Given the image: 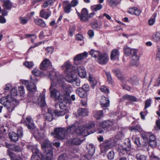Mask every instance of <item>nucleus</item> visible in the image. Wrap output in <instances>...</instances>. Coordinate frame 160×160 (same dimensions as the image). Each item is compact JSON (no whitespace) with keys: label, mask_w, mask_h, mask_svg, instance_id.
Segmentation results:
<instances>
[{"label":"nucleus","mask_w":160,"mask_h":160,"mask_svg":"<svg viewBox=\"0 0 160 160\" xmlns=\"http://www.w3.org/2000/svg\"><path fill=\"white\" fill-rule=\"evenodd\" d=\"M88 53L86 52H84L78 54L74 58L75 63L77 64V62L87 58L88 57Z\"/></svg>","instance_id":"a211bd4d"},{"label":"nucleus","mask_w":160,"mask_h":160,"mask_svg":"<svg viewBox=\"0 0 160 160\" xmlns=\"http://www.w3.org/2000/svg\"><path fill=\"white\" fill-rule=\"evenodd\" d=\"M100 89L102 92L104 93H108L109 92L108 88L104 85L101 86L100 88Z\"/></svg>","instance_id":"8fccbe9b"},{"label":"nucleus","mask_w":160,"mask_h":160,"mask_svg":"<svg viewBox=\"0 0 160 160\" xmlns=\"http://www.w3.org/2000/svg\"><path fill=\"white\" fill-rule=\"evenodd\" d=\"M88 154L90 156H92L95 151V148L92 144H90L88 148Z\"/></svg>","instance_id":"e433bc0d"},{"label":"nucleus","mask_w":160,"mask_h":160,"mask_svg":"<svg viewBox=\"0 0 160 160\" xmlns=\"http://www.w3.org/2000/svg\"><path fill=\"white\" fill-rule=\"evenodd\" d=\"M3 6L4 9L10 10L12 6V4L9 0H7L4 1Z\"/></svg>","instance_id":"58836bf2"},{"label":"nucleus","mask_w":160,"mask_h":160,"mask_svg":"<svg viewBox=\"0 0 160 160\" xmlns=\"http://www.w3.org/2000/svg\"><path fill=\"white\" fill-rule=\"evenodd\" d=\"M32 72L33 74L36 76H41L43 77L46 75V71L41 72L36 68L34 69Z\"/></svg>","instance_id":"c756f323"},{"label":"nucleus","mask_w":160,"mask_h":160,"mask_svg":"<svg viewBox=\"0 0 160 160\" xmlns=\"http://www.w3.org/2000/svg\"><path fill=\"white\" fill-rule=\"evenodd\" d=\"M53 2L52 0H48L45 1L43 3L42 7L44 8L48 7V6H51L52 5Z\"/></svg>","instance_id":"c03bdc74"},{"label":"nucleus","mask_w":160,"mask_h":160,"mask_svg":"<svg viewBox=\"0 0 160 160\" xmlns=\"http://www.w3.org/2000/svg\"><path fill=\"white\" fill-rule=\"evenodd\" d=\"M126 141L127 143V144L125 142L123 146L118 147L116 148L117 150L120 155L125 154L131 150V146L130 143V141L129 139H128L126 140Z\"/></svg>","instance_id":"0eeeda50"},{"label":"nucleus","mask_w":160,"mask_h":160,"mask_svg":"<svg viewBox=\"0 0 160 160\" xmlns=\"http://www.w3.org/2000/svg\"><path fill=\"white\" fill-rule=\"evenodd\" d=\"M101 53L98 51L95 50L94 49H92L89 52V54L92 57L96 58H98Z\"/></svg>","instance_id":"4c0bfd02"},{"label":"nucleus","mask_w":160,"mask_h":160,"mask_svg":"<svg viewBox=\"0 0 160 160\" xmlns=\"http://www.w3.org/2000/svg\"><path fill=\"white\" fill-rule=\"evenodd\" d=\"M38 102L39 105L42 107H43L46 104L45 101V95L43 93L41 94L38 99Z\"/></svg>","instance_id":"6ab92c4d"},{"label":"nucleus","mask_w":160,"mask_h":160,"mask_svg":"<svg viewBox=\"0 0 160 160\" xmlns=\"http://www.w3.org/2000/svg\"><path fill=\"white\" fill-rule=\"evenodd\" d=\"M64 4L63 9L64 12L66 13H69L71 10V6L70 3L68 1H65L63 2Z\"/></svg>","instance_id":"5701e85b"},{"label":"nucleus","mask_w":160,"mask_h":160,"mask_svg":"<svg viewBox=\"0 0 160 160\" xmlns=\"http://www.w3.org/2000/svg\"><path fill=\"white\" fill-rule=\"evenodd\" d=\"M93 115L96 119H100L103 116V111L102 110L94 111L93 112Z\"/></svg>","instance_id":"2f4dec72"},{"label":"nucleus","mask_w":160,"mask_h":160,"mask_svg":"<svg viewBox=\"0 0 160 160\" xmlns=\"http://www.w3.org/2000/svg\"><path fill=\"white\" fill-rule=\"evenodd\" d=\"M68 156L66 154H62L58 158V160H67Z\"/></svg>","instance_id":"13d9d810"},{"label":"nucleus","mask_w":160,"mask_h":160,"mask_svg":"<svg viewBox=\"0 0 160 160\" xmlns=\"http://www.w3.org/2000/svg\"><path fill=\"white\" fill-rule=\"evenodd\" d=\"M8 155L10 156L11 160H22V158L18 156H16L15 154L11 152L9 150H8Z\"/></svg>","instance_id":"72a5a7b5"},{"label":"nucleus","mask_w":160,"mask_h":160,"mask_svg":"<svg viewBox=\"0 0 160 160\" xmlns=\"http://www.w3.org/2000/svg\"><path fill=\"white\" fill-rule=\"evenodd\" d=\"M51 66L50 61L48 59H45L41 63L40 66V69L44 71L50 68Z\"/></svg>","instance_id":"9b49d317"},{"label":"nucleus","mask_w":160,"mask_h":160,"mask_svg":"<svg viewBox=\"0 0 160 160\" xmlns=\"http://www.w3.org/2000/svg\"><path fill=\"white\" fill-rule=\"evenodd\" d=\"M78 17L80 20L83 22H87L88 21V11L86 8H83L81 10V13L77 11Z\"/></svg>","instance_id":"1a4fd4ad"},{"label":"nucleus","mask_w":160,"mask_h":160,"mask_svg":"<svg viewBox=\"0 0 160 160\" xmlns=\"http://www.w3.org/2000/svg\"><path fill=\"white\" fill-rule=\"evenodd\" d=\"M130 82L132 84L136 85L138 83V80L136 77H134L131 79Z\"/></svg>","instance_id":"680f3d73"},{"label":"nucleus","mask_w":160,"mask_h":160,"mask_svg":"<svg viewBox=\"0 0 160 160\" xmlns=\"http://www.w3.org/2000/svg\"><path fill=\"white\" fill-rule=\"evenodd\" d=\"M59 104V106L61 109H63L66 107L67 105L66 101L65 100V98Z\"/></svg>","instance_id":"3c124183"},{"label":"nucleus","mask_w":160,"mask_h":160,"mask_svg":"<svg viewBox=\"0 0 160 160\" xmlns=\"http://www.w3.org/2000/svg\"><path fill=\"white\" fill-rule=\"evenodd\" d=\"M23 64L27 67L30 68L33 66L34 63L32 62L27 61L24 62Z\"/></svg>","instance_id":"864d4df0"},{"label":"nucleus","mask_w":160,"mask_h":160,"mask_svg":"<svg viewBox=\"0 0 160 160\" xmlns=\"http://www.w3.org/2000/svg\"><path fill=\"white\" fill-rule=\"evenodd\" d=\"M78 123L76 122L72 125L65 128L66 133H73V131L78 134H82L86 136L88 134L94 132L95 130L93 128L95 125V123L94 122H90L88 124L86 125L85 126H80L75 129L78 127Z\"/></svg>","instance_id":"f257e3e1"},{"label":"nucleus","mask_w":160,"mask_h":160,"mask_svg":"<svg viewBox=\"0 0 160 160\" xmlns=\"http://www.w3.org/2000/svg\"><path fill=\"white\" fill-rule=\"evenodd\" d=\"M134 54L132 55V59L131 61V65L135 67L137 66L139 62V57L137 55L135 50H133Z\"/></svg>","instance_id":"dca6fc26"},{"label":"nucleus","mask_w":160,"mask_h":160,"mask_svg":"<svg viewBox=\"0 0 160 160\" xmlns=\"http://www.w3.org/2000/svg\"><path fill=\"white\" fill-rule=\"evenodd\" d=\"M114 145L113 143H112L109 142H105L101 145V149L102 152H104L109 149L113 147Z\"/></svg>","instance_id":"2eb2a0df"},{"label":"nucleus","mask_w":160,"mask_h":160,"mask_svg":"<svg viewBox=\"0 0 160 160\" xmlns=\"http://www.w3.org/2000/svg\"><path fill=\"white\" fill-rule=\"evenodd\" d=\"M82 89H83L86 92L89 90V86L87 84H84L82 87Z\"/></svg>","instance_id":"0e129e2a"},{"label":"nucleus","mask_w":160,"mask_h":160,"mask_svg":"<svg viewBox=\"0 0 160 160\" xmlns=\"http://www.w3.org/2000/svg\"><path fill=\"white\" fill-rule=\"evenodd\" d=\"M108 158L109 159L111 160L114 157V153L113 152L110 151L109 152L108 155Z\"/></svg>","instance_id":"052dcab7"},{"label":"nucleus","mask_w":160,"mask_h":160,"mask_svg":"<svg viewBox=\"0 0 160 160\" xmlns=\"http://www.w3.org/2000/svg\"><path fill=\"white\" fill-rule=\"evenodd\" d=\"M148 143L152 147H155L157 145L156 138L153 135H150L149 137Z\"/></svg>","instance_id":"b1692460"},{"label":"nucleus","mask_w":160,"mask_h":160,"mask_svg":"<svg viewBox=\"0 0 160 160\" xmlns=\"http://www.w3.org/2000/svg\"><path fill=\"white\" fill-rule=\"evenodd\" d=\"M156 15V13H154L151 18L148 20V23L150 25H152L154 23Z\"/></svg>","instance_id":"49530a36"},{"label":"nucleus","mask_w":160,"mask_h":160,"mask_svg":"<svg viewBox=\"0 0 160 160\" xmlns=\"http://www.w3.org/2000/svg\"><path fill=\"white\" fill-rule=\"evenodd\" d=\"M56 83H54V81L52 82V84L49 89L50 91L51 96L55 100L60 101L64 99V95L60 91L55 88L54 87L56 85Z\"/></svg>","instance_id":"20e7f679"},{"label":"nucleus","mask_w":160,"mask_h":160,"mask_svg":"<svg viewBox=\"0 0 160 160\" xmlns=\"http://www.w3.org/2000/svg\"><path fill=\"white\" fill-rule=\"evenodd\" d=\"M18 95L17 91L16 88H13L12 89L11 91V94L9 95L12 97V96H16Z\"/></svg>","instance_id":"5fc2aeb1"},{"label":"nucleus","mask_w":160,"mask_h":160,"mask_svg":"<svg viewBox=\"0 0 160 160\" xmlns=\"http://www.w3.org/2000/svg\"><path fill=\"white\" fill-rule=\"evenodd\" d=\"M156 58L158 59L160 62V48H158V49L156 55Z\"/></svg>","instance_id":"774afa93"},{"label":"nucleus","mask_w":160,"mask_h":160,"mask_svg":"<svg viewBox=\"0 0 160 160\" xmlns=\"http://www.w3.org/2000/svg\"><path fill=\"white\" fill-rule=\"evenodd\" d=\"M1 102L8 110L7 114H4V117L10 118L11 113L18 104V101L11 96L8 95L6 97L2 98Z\"/></svg>","instance_id":"7ed1b4c3"},{"label":"nucleus","mask_w":160,"mask_h":160,"mask_svg":"<svg viewBox=\"0 0 160 160\" xmlns=\"http://www.w3.org/2000/svg\"><path fill=\"white\" fill-rule=\"evenodd\" d=\"M51 11L48 12H46L44 10H42L40 12V16L43 18L47 19L51 15Z\"/></svg>","instance_id":"c85d7f7f"},{"label":"nucleus","mask_w":160,"mask_h":160,"mask_svg":"<svg viewBox=\"0 0 160 160\" xmlns=\"http://www.w3.org/2000/svg\"><path fill=\"white\" fill-rule=\"evenodd\" d=\"M59 78L60 80H58V82L61 84V88H62L61 89V92L63 94V95H64L65 94L64 92L67 91L68 90V86L64 82L63 76L62 75H60Z\"/></svg>","instance_id":"4468645a"},{"label":"nucleus","mask_w":160,"mask_h":160,"mask_svg":"<svg viewBox=\"0 0 160 160\" xmlns=\"http://www.w3.org/2000/svg\"><path fill=\"white\" fill-rule=\"evenodd\" d=\"M119 56V52L118 49L113 50L111 55V59L112 60H114L118 59Z\"/></svg>","instance_id":"bb28decb"},{"label":"nucleus","mask_w":160,"mask_h":160,"mask_svg":"<svg viewBox=\"0 0 160 160\" xmlns=\"http://www.w3.org/2000/svg\"><path fill=\"white\" fill-rule=\"evenodd\" d=\"M33 154L31 158V160H39L43 157V155L40 152L36 146L33 147L32 148Z\"/></svg>","instance_id":"6e6552de"},{"label":"nucleus","mask_w":160,"mask_h":160,"mask_svg":"<svg viewBox=\"0 0 160 160\" xmlns=\"http://www.w3.org/2000/svg\"><path fill=\"white\" fill-rule=\"evenodd\" d=\"M9 136L10 139L13 142H16L19 139V136L17 133L14 132H9Z\"/></svg>","instance_id":"cd10ccee"},{"label":"nucleus","mask_w":160,"mask_h":160,"mask_svg":"<svg viewBox=\"0 0 160 160\" xmlns=\"http://www.w3.org/2000/svg\"><path fill=\"white\" fill-rule=\"evenodd\" d=\"M45 118L47 120L51 121L53 119V116L49 114H46L45 115Z\"/></svg>","instance_id":"4d7b16f0"},{"label":"nucleus","mask_w":160,"mask_h":160,"mask_svg":"<svg viewBox=\"0 0 160 160\" xmlns=\"http://www.w3.org/2000/svg\"><path fill=\"white\" fill-rule=\"evenodd\" d=\"M62 67L65 69V72L66 74L65 78L66 81L70 83L76 82L75 85L79 86V82L75 74L76 67L73 66L69 61H67L65 62Z\"/></svg>","instance_id":"f03ea898"},{"label":"nucleus","mask_w":160,"mask_h":160,"mask_svg":"<svg viewBox=\"0 0 160 160\" xmlns=\"http://www.w3.org/2000/svg\"><path fill=\"white\" fill-rule=\"evenodd\" d=\"M42 149L47 155L48 159H50L53 156L52 148L51 143L48 140H44L41 145Z\"/></svg>","instance_id":"39448f33"},{"label":"nucleus","mask_w":160,"mask_h":160,"mask_svg":"<svg viewBox=\"0 0 160 160\" xmlns=\"http://www.w3.org/2000/svg\"><path fill=\"white\" fill-rule=\"evenodd\" d=\"M102 6L100 4L94 5L91 6L90 8L92 11H97L102 8Z\"/></svg>","instance_id":"79ce46f5"},{"label":"nucleus","mask_w":160,"mask_h":160,"mask_svg":"<svg viewBox=\"0 0 160 160\" xmlns=\"http://www.w3.org/2000/svg\"><path fill=\"white\" fill-rule=\"evenodd\" d=\"M124 53L125 55L127 56H129L131 54H134L133 50H135L136 51V53H137L138 51L137 49H131L130 48L125 46L124 48Z\"/></svg>","instance_id":"a878e982"},{"label":"nucleus","mask_w":160,"mask_h":160,"mask_svg":"<svg viewBox=\"0 0 160 160\" xmlns=\"http://www.w3.org/2000/svg\"><path fill=\"white\" fill-rule=\"evenodd\" d=\"M35 23L38 25L39 26L42 28H44L46 26V24L44 21L40 19L37 18L34 20Z\"/></svg>","instance_id":"f704fd0d"},{"label":"nucleus","mask_w":160,"mask_h":160,"mask_svg":"<svg viewBox=\"0 0 160 160\" xmlns=\"http://www.w3.org/2000/svg\"><path fill=\"white\" fill-rule=\"evenodd\" d=\"M69 111L68 109H65L61 111H59L58 110H56L55 114L58 116H63L67 113Z\"/></svg>","instance_id":"37998d69"},{"label":"nucleus","mask_w":160,"mask_h":160,"mask_svg":"<svg viewBox=\"0 0 160 160\" xmlns=\"http://www.w3.org/2000/svg\"><path fill=\"white\" fill-rule=\"evenodd\" d=\"M78 4V0H73L72 1L71 3V6L75 7Z\"/></svg>","instance_id":"338daca9"},{"label":"nucleus","mask_w":160,"mask_h":160,"mask_svg":"<svg viewBox=\"0 0 160 160\" xmlns=\"http://www.w3.org/2000/svg\"><path fill=\"white\" fill-rule=\"evenodd\" d=\"M151 100L150 98L147 99L145 103V107L144 108L145 109L147 108H148V107L150 106L151 104Z\"/></svg>","instance_id":"bf43d9fd"},{"label":"nucleus","mask_w":160,"mask_h":160,"mask_svg":"<svg viewBox=\"0 0 160 160\" xmlns=\"http://www.w3.org/2000/svg\"><path fill=\"white\" fill-rule=\"evenodd\" d=\"M123 98L124 99L128 100H130L132 101H136V98L134 96L128 95H124Z\"/></svg>","instance_id":"a18cd8bd"},{"label":"nucleus","mask_w":160,"mask_h":160,"mask_svg":"<svg viewBox=\"0 0 160 160\" xmlns=\"http://www.w3.org/2000/svg\"><path fill=\"white\" fill-rule=\"evenodd\" d=\"M105 75L106 76L108 81L110 83L112 84V79L111 75L109 72H105Z\"/></svg>","instance_id":"09e8293b"},{"label":"nucleus","mask_w":160,"mask_h":160,"mask_svg":"<svg viewBox=\"0 0 160 160\" xmlns=\"http://www.w3.org/2000/svg\"><path fill=\"white\" fill-rule=\"evenodd\" d=\"M140 139L139 138H136L134 142L137 144L138 147H141V145H142V144H141L140 143Z\"/></svg>","instance_id":"e2e57ef3"},{"label":"nucleus","mask_w":160,"mask_h":160,"mask_svg":"<svg viewBox=\"0 0 160 160\" xmlns=\"http://www.w3.org/2000/svg\"><path fill=\"white\" fill-rule=\"evenodd\" d=\"M89 81L91 83H93L95 85L96 84V81L93 77L91 75H90L89 77Z\"/></svg>","instance_id":"69168bd1"},{"label":"nucleus","mask_w":160,"mask_h":160,"mask_svg":"<svg viewBox=\"0 0 160 160\" xmlns=\"http://www.w3.org/2000/svg\"><path fill=\"white\" fill-rule=\"evenodd\" d=\"M78 74L82 78H85L86 76V73L84 68L82 66L77 67Z\"/></svg>","instance_id":"393cba45"},{"label":"nucleus","mask_w":160,"mask_h":160,"mask_svg":"<svg viewBox=\"0 0 160 160\" xmlns=\"http://www.w3.org/2000/svg\"><path fill=\"white\" fill-rule=\"evenodd\" d=\"M23 83L26 86L28 90L30 92H34L36 90V87L34 82H30L28 81L25 80L23 82Z\"/></svg>","instance_id":"f8f14e48"},{"label":"nucleus","mask_w":160,"mask_h":160,"mask_svg":"<svg viewBox=\"0 0 160 160\" xmlns=\"http://www.w3.org/2000/svg\"><path fill=\"white\" fill-rule=\"evenodd\" d=\"M108 56L105 53H101L97 59V62L102 65L106 64L108 61Z\"/></svg>","instance_id":"9d476101"},{"label":"nucleus","mask_w":160,"mask_h":160,"mask_svg":"<svg viewBox=\"0 0 160 160\" xmlns=\"http://www.w3.org/2000/svg\"><path fill=\"white\" fill-rule=\"evenodd\" d=\"M61 75H57L56 72L54 71H51L48 74L47 71H46V75L48 76L51 80V82L52 81H54V83H56V82H58V80H60V76Z\"/></svg>","instance_id":"ddd939ff"},{"label":"nucleus","mask_w":160,"mask_h":160,"mask_svg":"<svg viewBox=\"0 0 160 160\" xmlns=\"http://www.w3.org/2000/svg\"><path fill=\"white\" fill-rule=\"evenodd\" d=\"M78 113L79 116L85 117L88 115V111L87 109L82 108L78 110Z\"/></svg>","instance_id":"473e14b6"},{"label":"nucleus","mask_w":160,"mask_h":160,"mask_svg":"<svg viewBox=\"0 0 160 160\" xmlns=\"http://www.w3.org/2000/svg\"><path fill=\"white\" fill-rule=\"evenodd\" d=\"M24 123L27 126L28 129L32 130L34 129L33 121L30 116H28L27 117Z\"/></svg>","instance_id":"f3484780"},{"label":"nucleus","mask_w":160,"mask_h":160,"mask_svg":"<svg viewBox=\"0 0 160 160\" xmlns=\"http://www.w3.org/2000/svg\"><path fill=\"white\" fill-rule=\"evenodd\" d=\"M19 91L20 92V95L21 96H24L25 94V90L23 86H20L19 87Z\"/></svg>","instance_id":"6e6d98bb"},{"label":"nucleus","mask_w":160,"mask_h":160,"mask_svg":"<svg viewBox=\"0 0 160 160\" xmlns=\"http://www.w3.org/2000/svg\"><path fill=\"white\" fill-rule=\"evenodd\" d=\"M113 72L120 80L122 81L124 80L123 75L122 74L120 70L118 69H115L113 70Z\"/></svg>","instance_id":"7c9ffc66"},{"label":"nucleus","mask_w":160,"mask_h":160,"mask_svg":"<svg viewBox=\"0 0 160 160\" xmlns=\"http://www.w3.org/2000/svg\"><path fill=\"white\" fill-rule=\"evenodd\" d=\"M110 101L108 98L102 96L100 100V104L102 107H107L109 105Z\"/></svg>","instance_id":"aec40b11"},{"label":"nucleus","mask_w":160,"mask_h":160,"mask_svg":"<svg viewBox=\"0 0 160 160\" xmlns=\"http://www.w3.org/2000/svg\"><path fill=\"white\" fill-rule=\"evenodd\" d=\"M113 125V122L110 120L104 121L101 122L100 124V126L103 128H109Z\"/></svg>","instance_id":"412c9836"},{"label":"nucleus","mask_w":160,"mask_h":160,"mask_svg":"<svg viewBox=\"0 0 160 160\" xmlns=\"http://www.w3.org/2000/svg\"><path fill=\"white\" fill-rule=\"evenodd\" d=\"M76 93L80 97L85 98L87 95V92L81 88H78L75 90Z\"/></svg>","instance_id":"4be33fe9"},{"label":"nucleus","mask_w":160,"mask_h":160,"mask_svg":"<svg viewBox=\"0 0 160 160\" xmlns=\"http://www.w3.org/2000/svg\"><path fill=\"white\" fill-rule=\"evenodd\" d=\"M20 22L22 24H26L29 20V19L25 17L22 18L20 17Z\"/></svg>","instance_id":"603ef678"},{"label":"nucleus","mask_w":160,"mask_h":160,"mask_svg":"<svg viewBox=\"0 0 160 160\" xmlns=\"http://www.w3.org/2000/svg\"><path fill=\"white\" fill-rule=\"evenodd\" d=\"M108 4L111 7H113L114 5L117 6L121 2V0H107Z\"/></svg>","instance_id":"ea45409f"},{"label":"nucleus","mask_w":160,"mask_h":160,"mask_svg":"<svg viewBox=\"0 0 160 160\" xmlns=\"http://www.w3.org/2000/svg\"><path fill=\"white\" fill-rule=\"evenodd\" d=\"M66 133L65 128H55L53 132L51 133L53 137L58 139L62 140L65 138Z\"/></svg>","instance_id":"423d86ee"},{"label":"nucleus","mask_w":160,"mask_h":160,"mask_svg":"<svg viewBox=\"0 0 160 160\" xmlns=\"http://www.w3.org/2000/svg\"><path fill=\"white\" fill-rule=\"evenodd\" d=\"M82 142V140H80L78 138H75L69 140V142L72 145H79Z\"/></svg>","instance_id":"c9c22d12"},{"label":"nucleus","mask_w":160,"mask_h":160,"mask_svg":"<svg viewBox=\"0 0 160 160\" xmlns=\"http://www.w3.org/2000/svg\"><path fill=\"white\" fill-rule=\"evenodd\" d=\"M152 39L155 42L160 41V31L157 32L153 34Z\"/></svg>","instance_id":"a19ab883"},{"label":"nucleus","mask_w":160,"mask_h":160,"mask_svg":"<svg viewBox=\"0 0 160 160\" xmlns=\"http://www.w3.org/2000/svg\"><path fill=\"white\" fill-rule=\"evenodd\" d=\"M136 157L137 160H146L147 159L146 156L139 153L137 154Z\"/></svg>","instance_id":"de8ad7c7"}]
</instances>
